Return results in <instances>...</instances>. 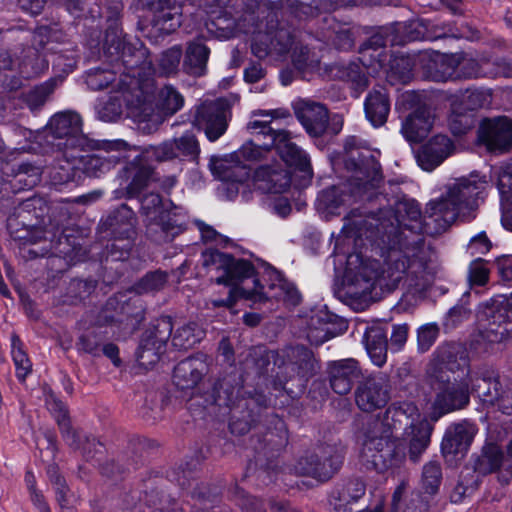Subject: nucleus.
Segmentation results:
<instances>
[{"mask_svg":"<svg viewBox=\"0 0 512 512\" xmlns=\"http://www.w3.org/2000/svg\"><path fill=\"white\" fill-rule=\"evenodd\" d=\"M147 153L152 154L159 161L175 158L195 161L200 153V147L195 135L192 132H186L177 139L152 147Z\"/></svg>","mask_w":512,"mask_h":512,"instance_id":"obj_17","label":"nucleus"},{"mask_svg":"<svg viewBox=\"0 0 512 512\" xmlns=\"http://www.w3.org/2000/svg\"><path fill=\"white\" fill-rule=\"evenodd\" d=\"M436 389L439 390L435 401V407L445 414L463 408L469 402L468 384H456L441 381Z\"/></svg>","mask_w":512,"mask_h":512,"instance_id":"obj_23","label":"nucleus"},{"mask_svg":"<svg viewBox=\"0 0 512 512\" xmlns=\"http://www.w3.org/2000/svg\"><path fill=\"white\" fill-rule=\"evenodd\" d=\"M292 62L295 68L301 72H309L319 69L318 60L314 57H310V52L306 47L298 48L295 46L293 48Z\"/></svg>","mask_w":512,"mask_h":512,"instance_id":"obj_41","label":"nucleus"},{"mask_svg":"<svg viewBox=\"0 0 512 512\" xmlns=\"http://www.w3.org/2000/svg\"><path fill=\"white\" fill-rule=\"evenodd\" d=\"M441 483V468L437 462H429L423 468L422 486L426 493L435 494Z\"/></svg>","mask_w":512,"mask_h":512,"instance_id":"obj_40","label":"nucleus"},{"mask_svg":"<svg viewBox=\"0 0 512 512\" xmlns=\"http://www.w3.org/2000/svg\"><path fill=\"white\" fill-rule=\"evenodd\" d=\"M264 76V70L259 65H252L244 72L246 82L255 83Z\"/></svg>","mask_w":512,"mask_h":512,"instance_id":"obj_62","label":"nucleus"},{"mask_svg":"<svg viewBox=\"0 0 512 512\" xmlns=\"http://www.w3.org/2000/svg\"><path fill=\"white\" fill-rule=\"evenodd\" d=\"M214 170L223 181L219 192L228 200L234 199L239 192L243 198L248 199V194L253 189L265 193H282L291 184V176L281 168L260 167L251 176L246 166L229 167L228 163L222 160L215 164Z\"/></svg>","mask_w":512,"mask_h":512,"instance_id":"obj_6","label":"nucleus"},{"mask_svg":"<svg viewBox=\"0 0 512 512\" xmlns=\"http://www.w3.org/2000/svg\"><path fill=\"white\" fill-rule=\"evenodd\" d=\"M387 345L386 330L380 326H371L365 332V345Z\"/></svg>","mask_w":512,"mask_h":512,"instance_id":"obj_54","label":"nucleus"},{"mask_svg":"<svg viewBox=\"0 0 512 512\" xmlns=\"http://www.w3.org/2000/svg\"><path fill=\"white\" fill-rule=\"evenodd\" d=\"M58 32L54 28L39 27L33 35V48L23 50V59L17 62L20 74L25 77H33L41 74L48 68V60L40 50L53 51V47L46 48L52 40H58Z\"/></svg>","mask_w":512,"mask_h":512,"instance_id":"obj_12","label":"nucleus"},{"mask_svg":"<svg viewBox=\"0 0 512 512\" xmlns=\"http://www.w3.org/2000/svg\"><path fill=\"white\" fill-rule=\"evenodd\" d=\"M209 50L201 42L189 44L184 60L187 71L194 75H201L208 60Z\"/></svg>","mask_w":512,"mask_h":512,"instance_id":"obj_34","label":"nucleus"},{"mask_svg":"<svg viewBox=\"0 0 512 512\" xmlns=\"http://www.w3.org/2000/svg\"><path fill=\"white\" fill-rule=\"evenodd\" d=\"M247 128L252 134L254 139L246 142L243 146L235 153L238 160L243 159L245 161H256L263 158L273 145H266L269 143V132L268 128L265 129V133L261 131V128L255 130L251 129L249 124Z\"/></svg>","mask_w":512,"mask_h":512,"instance_id":"obj_31","label":"nucleus"},{"mask_svg":"<svg viewBox=\"0 0 512 512\" xmlns=\"http://www.w3.org/2000/svg\"><path fill=\"white\" fill-rule=\"evenodd\" d=\"M203 264L215 270L223 271V275L217 279L218 283L232 286L229 296L224 300H213L214 307H232L238 299H246L253 303L262 302L269 298H276L290 304L300 301V294L293 284L287 282L277 270L269 267L265 269L264 280L268 290L259 284L254 275L253 266L245 260H235L230 255L217 250H208L203 253Z\"/></svg>","mask_w":512,"mask_h":512,"instance_id":"obj_3","label":"nucleus"},{"mask_svg":"<svg viewBox=\"0 0 512 512\" xmlns=\"http://www.w3.org/2000/svg\"><path fill=\"white\" fill-rule=\"evenodd\" d=\"M295 114L310 136H321L328 127V111L320 103L300 100L295 104Z\"/></svg>","mask_w":512,"mask_h":512,"instance_id":"obj_21","label":"nucleus"},{"mask_svg":"<svg viewBox=\"0 0 512 512\" xmlns=\"http://www.w3.org/2000/svg\"><path fill=\"white\" fill-rule=\"evenodd\" d=\"M115 75V71L97 68L87 74L86 83L93 90L103 89L115 82Z\"/></svg>","mask_w":512,"mask_h":512,"instance_id":"obj_42","label":"nucleus"},{"mask_svg":"<svg viewBox=\"0 0 512 512\" xmlns=\"http://www.w3.org/2000/svg\"><path fill=\"white\" fill-rule=\"evenodd\" d=\"M52 405L53 406L50 407V409L58 413L56 416L57 421L67 443L75 449H81L84 453H89L90 449L88 448V445H95V443H90L88 438L74 431L70 427V424L66 419L65 407L61 402L54 401ZM92 442H95L94 439Z\"/></svg>","mask_w":512,"mask_h":512,"instance_id":"obj_33","label":"nucleus"},{"mask_svg":"<svg viewBox=\"0 0 512 512\" xmlns=\"http://www.w3.org/2000/svg\"><path fill=\"white\" fill-rule=\"evenodd\" d=\"M406 490V484L402 482L394 491L392 496V510L393 512H402V497Z\"/></svg>","mask_w":512,"mask_h":512,"instance_id":"obj_63","label":"nucleus"},{"mask_svg":"<svg viewBox=\"0 0 512 512\" xmlns=\"http://www.w3.org/2000/svg\"><path fill=\"white\" fill-rule=\"evenodd\" d=\"M492 383L487 379H477V384L473 386V390L478 393L479 397H482V401L484 404L489 405H497L499 409H502L505 414H512V405L506 406L504 402L506 401L503 397L497 398L491 394L489 387Z\"/></svg>","mask_w":512,"mask_h":512,"instance_id":"obj_39","label":"nucleus"},{"mask_svg":"<svg viewBox=\"0 0 512 512\" xmlns=\"http://www.w3.org/2000/svg\"><path fill=\"white\" fill-rule=\"evenodd\" d=\"M291 354L293 356L301 357L303 364H300L299 367L302 370V372L312 369V367H313L312 354L308 349L303 348V347L293 348L291 350Z\"/></svg>","mask_w":512,"mask_h":512,"instance_id":"obj_61","label":"nucleus"},{"mask_svg":"<svg viewBox=\"0 0 512 512\" xmlns=\"http://www.w3.org/2000/svg\"><path fill=\"white\" fill-rule=\"evenodd\" d=\"M404 428L403 441L408 456L418 462L430 444L432 426L410 402L389 407L382 421H376L365 435L360 451V461L368 469L385 472L400 466L405 459V449L400 442L390 438L394 430Z\"/></svg>","mask_w":512,"mask_h":512,"instance_id":"obj_1","label":"nucleus"},{"mask_svg":"<svg viewBox=\"0 0 512 512\" xmlns=\"http://www.w3.org/2000/svg\"><path fill=\"white\" fill-rule=\"evenodd\" d=\"M456 57L458 79L510 75L504 64L494 63L489 58L474 57L465 53H458Z\"/></svg>","mask_w":512,"mask_h":512,"instance_id":"obj_20","label":"nucleus"},{"mask_svg":"<svg viewBox=\"0 0 512 512\" xmlns=\"http://www.w3.org/2000/svg\"><path fill=\"white\" fill-rule=\"evenodd\" d=\"M434 124L430 109L420 107L403 122L401 133L409 142H420L428 136Z\"/></svg>","mask_w":512,"mask_h":512,"instance_id":"obj_27","label":"nucleus"},{"mask_svg":"<svg viewBox=\"0 0 512 512\" xmlns=\"http://www.w3.org/2000/svg\"><path fill=\"white\" fill-rule=\"evenodd\" d=\"M408 326L406 324L395 325L391 335V345L395 346L396 350L402 348L407 340Z\"/></svg>","mask_w":512,"mask_h":512,"instance_id":"obj_58","label":"nucleus"},{"mask_svg":"<svg viewBox=\"0 0 512 512\" xmlns=\"http://www.w3.org/2000/svg\"><path fill=\"white\" fill-rule=\"evenodd\" d=\"M11 354L16 367V375L24 380L31 372L32 364L22 348V343L16 336L11 339Z\"/></svg>","mask_w":512,"mask_h":512,"instance_id":"obj_38","label":"nucleus"},{"mask_svg":"<svg viewBox=\"0 0 512 512\" xmlns=\"http://www.w3.org/2000/svg\"><path fill=\"white\" fill-rule=\"evenodd\" d=\"M497 265L501 279L509 285L512 284V256L499 259Z\"/></svg>","mask_w":512,"mask_h":512,"instance_id":"obj_59","label":"nucleus"},{"mask_svg":"<svg viewBox=\"0 0 512 512\" xmlns=\"http://www.w3.org/2000/svg\"><path fill=\"white\" fill-rule=\"evenodd\" d=\"M337 316L331 314L326 308L312 311L309 318L307 339L314 345H321L337 335L334 324Z\"/></svg>","mask_w":512,"mask_h":512,"instance_id":"obj_26","label":"nucleus"},{"mask_svg":"<svg viewBox=\"0 0 512 512\" xmlns=\"http://www.w3.org/2000/svg\"><path fill=\"white\" fill-rule=\"evenodd\" d=\"M166 282V274L154 272L143 278L137 287V292H149L160 289Z\"/></svg>","mask_w":512,"mask_h":512,"instance_id":"obj_48","label":"nucleus"},{"mask_svg":"<svg viewBox=\"0 0 512 512\" xmlns=\"http://www.w3.org/2000/svg\"><path fill=\"white\" fill-rule=\"evenodd\" d=\"M488 97L489 95L483 91H466L462 95V101L465 103L466 110H475L479 107H482L487 102Z\"/></svg>","mask_w":512,"mask_h":512,"instance_id":"obj_51","label":"nucleus"},{"mask_svg":"<svg viewBox=\"0 0 512 512\" xmlns=\"http://www.w3.org/2000/svg\"><path fill=\"white\" fill-rule=\"evenodd\" d=\"M365 493V485L361 480L350 481L342 490L340 495L341 501H357Z\"/></svg>","mask_w":512,"mask_h":512,"instance_id":"obj_50","label":"nucleus"},{"mask_svg":"<svg viewBox=\"0 0 512 512\" xmlns=\"http://www.w3.org/2000/svg\"><path fill=\"white\" fill-rule=\"evenodd\" d=\"M270 208L273 213L283 218L288 216L291 212V205L284 197L276 198L270 203Z\"/></svg>","mask_w":512,"mask_h":512,"instance_id":"obj_60","label":"nucleus"},{"mask_svg":"<svg viewBox=\"0 0 512 512\" xmlns=\"http://www.w3.org/2000/svg\"><path fill=\"white\" fill-rule=\"evenodd\" d=\"M373 44L381 46L382 43H380V38L377 36L373 37L369 44L365 45L361 49V65L357 63H351L348 66H340L336 64L329 68V74L332 77L351 81L357 87H365L367 85V78L364 69L368 70L369 67L373 65L367 60V57L377 58L381 55V52H379L378 49H373V53H370L371 46ZM367 73H369V71H367Z\"/></svg>","mask_w":512,"mask_h":512,"instance_id":"obj_18","label":"nucleus"},{"mask_svg":"<svg viewBox=\"0 0 512 512\" xmlns=\"http://www.w3.org/2000/svg\"><path fill=\"white\" fill-rule=\"evenodd\" d=\"M97 118L104 122L115 121L121 113V103L118 99H113L108 103L98 101L95 106Z\"/></svg>","mask_w":512,"mask_h":512,"instance_id":"obj_45","label":"nucleus"},{"mask_svg":"<svg viewBox=\"0 0 512 512\" xmlns=\"http://www.w3.org/2000/svg\"><path fill=\"white\" fill-rule=\"evenodd\" d=\"M49 130L54 137L63 139L64 143H59V147L65 149H80V150H94L97 149L99 143L89 139L86 135L82 134L81 125L82 121L80 116L71 111L61 112L55 114L49 121Z\"/></svg>","mask_w":512,"mask_h":512,"instance_id":"obj_10","label":"nucleus"},{"mask_svg":"<svg viewBox=\"0 0 512 512\" xmlns=\"http://www.w3.org/2000/svg\"><path fill=\"white\" fill-rule=\"evenodd\" d=\"M389 399L388 381L381 374L367 377L355 391V402L359 409L365 412L385 407Z\"/></svg>","mask_w":512,"mask_h":512,"instance_id":"obj_15","label":"nucleus"},{"mask_svg":"<svg viewBox=\"0 0 512 512\" xmlns=\"http://www.w3.org/2000/svg\"><path fill=\"white\" fill-rule=\"evenodd\" d=\"M427 76L434 81L458 79L456 54H435L427 63Z\"/></svg>","mask_w":512,"mask_h":512,"instance_id":"obj_32","label":"nucleus"},{"mask_svg":"<svg viewBox=\"0 0 512 512\" xmlns=\"http://www.w3.org/2000/svg\"><path fill=\"white\" fill-rule=\"evenodd\" d=\"M366 350L371 361L378 367H381L387 359V345L367 344Z\"/></svg>","mask_w":512,"mask_h":512,"instance_id":"obj_53","label":"nucleus"},{"mask_svg":"<svg viewBox=\"0 0 512 512\" xmlns=\"http://www.w3.org/2000/svg\"><path fill=\"white\" fill-rule=\"evenodd\" d=\"M356 236H357V234L353 230V228L350 226V224L345 223L343 225L342 230L340 231L339 235L336 238L335 248L338 250H341L343 253H345L343 246L346 244L348 246L353 244Z\"/></svg>","mask_w":512,"mask_h":512,"instance_id":"obj_55","label":"nucleus"},{"mask_svg":"<svg viewBox=\"0 0 512 512\" xmlns=\"http://www.w3.org/2000/svg\"><path fill=\"white\" fill-rule=\"evenodd\" d=\"M288 115V111L284 109L258 110L253 112V117L269 118V120L253 118L249 121V126L253 130L261 128L263 133H265V129L268 128L269 143L265 144L273 145V148H275L281 159L288 166L294 167L295 170L303 174L305 180L310 181L313 172L310 159L306 152L291 141L288 132L282 130L277 131L270 126L271 120L286 118Z\"/></svg>","mask_w":512,"mask_h":512,"instance_id":"obj_7","label":"nucleus"},{"mask_svg":"<svg viewBox=\"0 0 512 512\" xmlns=\"http://www.w3.org/2000/svg\"><path fill=\"white\" fill-rule=\"evenodd\" d=\"M438 337V327L435 324H425L419 328L417 334L418 348L427 351Z\"/></svg>","mask_w":512,"mask_h":512,"instance_id":"obj_47","label":"nucleus"},{"mask_svg":"<svg viewBox=\"0 0 512 512\" xmlns=\"http://www.w3.org/2000/svg\"><path fill=\"white\" fill-rule=\"evenodd\" d=\"M51 92L52 87L50 84H45L32 90L26 99L30 109L35 110L43 105Z\"/></svg>","mask_w":512,"mask_h":512,"instance_id":"obj_49","label":"nucleus"},{"mask_svg":"<svg viewBox=\"0 0 512 512\" xmlns=\"http://www.w3.org/2000/svg\"><path fill=\"white\" fill-rule=\"evenodd\" d=\"M359 375L357 362L353 359H344L334 362L330 366V383L332 389L340 395L350 392L355 378Z\"/></svg>","mask_w":512,"mask_h":512,"instance_id":"obj_28","label":"nucleus"},{"mask_svg":"<svg viewBox=\"0 0 512 512\" xmlns=\"http://www.w3.org/2000/svg\"><path fill=\"white\" fill-rule=\"evenodd\" d=\"M343 456V449L340 446L325 445L313 454L301 458L295 469L300 474L325 481L340 468Z\"/></svg>","mask_w":512,"mask_h":512,"instance_id":"obj_11","label":"nucleus"},{"mask_svg":"<svg viewBox=\"0 0 512 512\" xmlns=\"http://www.w3.org/2000/svg\"><path fill=\"white\" fill-rule=\"evenodd\" d=\"M204 335L195 323L186 324L177 329L172 338V345L177 349H189L198 343Z\"/></svg>","mask_w":512,"mask_h":512,"instance_id":"obj_36","label":"nucleus"},{"mask_svg":"<svg viewBox=\"0 0 512 512\" xmlns=\"http://www.w3.org/2000/svg\"><path fill=\"white\" fill-rule=\"evenodd\" d=\"M105 49L110 57L116 56L117 60H121L116 64L117 68H124L116 84L117 89L123 94L124 101L132 104L133 100L128 96L131 95L136 99L137 105L145 104L153 89V76L156 74L149 60L148 50L138 39L122 40L116 33L111 39L109 34L106 35ZM181 56L182 50L178 46L166 50L159 59L157 72L160 75L175 73Z\"/></svg>","mask_w":512,"mask_h":512,"instance_id":"obj_4","label":"nucleus"},{"mask_svg":"<svg viewBox=\"0 0 512 512\" xmlns=\"http://www.w3.org/2000/svg\"><path fill=\"white\" fill-rule=\"evenodd\" d=\"M490 247V241L484 233H479L474 236L468 245V249L472 255L485 254L490 250Z\"/></svg>","mask_w":512,"mask_h":512,"instance_id":"obj_56","label":"nucleus"},{"mask_svg":"<svg viewBox=\"0 0 512 512\" xmlns=\"http://www.w3.org/2000/svg\"><path fill=\"white\" fill-rule=\"evenodd\" d=\"M452 150L451 140L447 136L437 135L418 152V165L425 171H432L452 153Z\"/></svg>","mask_w":512,"mask_h":512,"instance_id":"obj_25","label":"nucleus"},{"mask_svg":"<svg viewBox=\"0 0 512 512\" xmlns=\"http://www.w3.org/2000/svg\"><path fill=\"white\" fill-rule=\"evenodd\" d=\"M361 180L360 177H356L349 183L322 190L315 201L316 210L321 218L330 220L340 216L358 201L369 199L370 191L379 182L378 173L375 172L371 179L363 183L359 182Z\"/></svg>","mask_w":512,"mask_h":512,"instance_id":"obj_8","label":"nucleus"},{"mask_svg":"<svg viewBox=\"0 0 512 512\" xmlns=\"http://www.w3.org/2000/svg\"><path fill=\"white\" fill-rule=\"evenodd\" d=\"M390 112V101L384 89H375L366 98L365 114L374 127L382 126Z\"/></svg>","mask_w":512,"mask_h":512,"instance_id":"obj_30","label":"nucleus"},{"mask_svg":"<svg viewBox=\"0 0 512 512\" xmlns=\"http://www.w3.org/2000/svg\"><path fill=\"white\" fill-rule=\"evenodd\" d=\"M183 104V96L170 85L164 86L158 93L157 106L165 114H174Z\"/></svg>","mask_w":512,"mask_h":512,"instance_id":"obj_37","label":"nucleus"},{"mask_svg":"<svg viewBox=\"0 0 512 512\" xmlns=\"http://www.w3.org/2000/svg\"><path fill=\"white\" fill-rule=\"evenodd\" d=\"M230 104L226 99H217L214 102L201 105L196 114V122L204 129L210 141H216L222 136L228 126Z\"/></svg>","mask_w":512,"mask_h":512,"instance_id":"obj_14","label":"nucleus"},{"mask_svg":"<svg viewBox=\"0 0 512 512\" xmlns=\"http://www.w3.org/2000/svg\"><path fill=\"white\" fill-rule=\"evenodd\" d=\"M479 137L490 151L509 150L512 147V123L506 117L485 120L480 126Z\"/></svg>","mask_w":512,"mask_h":512,"instance_id":"obj_19","label":"nucleus"},{"mask_svg":"<svg viewBox=\"0 0 512 512\" xmlns=\"http://www.w3.org/2000/svg\"><path fill=\"white\" fill-rule=\"evenodd\" d=\"M147 231L156 241H170L185 229L186 214L180 208L169 209L158 194L150 193L141 200Z\"/></svg>","mask_w":512,"mask_h":512,"instance_id":"obj_9","label":"nucleus"},{"mask_svg":"<svg viewBox=\"0 0 512 512\" xmlns=\"http://www.w3.org/2000/svg\"><path fill=\"white\" fill-rule=\"evenodd\" d=\"M503 453L496 447L486 452L480 461L479 470L483 473L492 472L502 465Z\"/></svg>","mask_w":512,"mask_h":512,"instance_id":"obj_46","label":"nucleus"},{"mask_svg":"<svg viewBox=\"0 0 512 512\" xmlns=\"http://www.w3.org/2000/svg\"><path fill=\"white\" fill-rule=\"evenodd\" d=\"M293 46V41L290 35L285 31H279L277 34L276 41H272L271 44L261 46L257 42L252 44V51L258 58H264L269 54H276L280 57H284Z\"/></svg>","mask_w":512,"mask_h":512,"instance_id":"obj_35","label":"nucleus"},{"mask_svg":"<svg viewBox=\"0 0 512 512\" xmlns=\"http://www.w3.org/2000/svg\"><path fill=\"white\" fill-rule=\"evenodd\" d=\"M207 371L208 364L204 356L191 357L175 367L173 382L182 391L191 390L198 385Z\"/></svg>","mask_w":512,"mask_h":512,"instance_id":"obj_22","label":"nucleus"},{"mask_svg":"<svg viewBox=\"0 0 512 512\" xmlns=\"http://www.w3.org/2000/svg\"><path fill=\"white\" fill-rule=\"evenodd\" d=\"M488 317V323L481 330L477 342L482 346L483 352H494L498 350V345L512 337V320H510L505 311L486 307L484 311Z\"/></svg>","mask_w":512,"mask_h":512,"instance_id":"obj_13","label":"nucleus"},{"mask_svg":"<svg viewBox=\"0 0 512 512\" xmlns=\"http://www.w3.org/2000/svg\"><path fill=\"white\" fill-rule=\"evenodd\" d=\"M150 175V170L146 167L140 168L134 175L132 180V189H139L145 184Z\"/></svg>","mask_w":512,"mask_h":512,"instance_id":"obj_64","label":"nucleus"},{"mask_svg":"<svg viewBox=\"0 0 512 512\" xmlns=\"http://www.w3.org/2000/svg\"><path fill=\"white\" fill-rule=\"evenodd\" d=\"M172 322L169 317H162L156 321L153 330L142 340L138 352V361L141 366L148 368L158 362L166 342L171 336Z\"/></svg>","mask_w":512,"mask_h":512,"instance_id":"obj_16","label":"nucleus"},{"mask_svg":"<svg viewBox=\"0 0 512 512\" xmlns=\"http://www.w3.org/2000/svg\"><path fill=\"white\" fill-rule=\"evenodd\" d=\"M180 12L178 7L167 6L156 11L151 28L147 32V37L153 41H157L159 37L170 34L180 26Z\"/></svg>","mask_w":512,"mask_h":512,"instance_id":"obj_29","label":"nucleus"},{"mask_svg":"<svg viewBox=\"0 0 512 512\" xmlns=\"http://www.w3.org/2000/svg\"><path fill=\"white\" fill-rule=\"evenodd\" d=\"M51 480L55 486L57 500L62 508L69 505L70 499L68 496V489L65 485L64 479L59 475H51Z\"/></svg>","mask_w":512,"mask_h":512,"instance_id":"obj_57","label":"nucleus"},{"mask_svg":"<svg viewBox=\"0 0 512 512\" xmlns=\"http://www.w3.org/2000/svg\"><path fill=\"white\" fill-rule=\"evenodd\" d=\"M477 429L469 422H462L450 426L441 443L445 456L463 454L471 444Z\"/></svg>","mask_w":512,"mask_h":512,"instance_id":"obj_24","label":"nucleus"},{"mask_svg":"<svg viewBox=\"0 0 512 512\" xmlns=\"http://www.w3.org/2000/svg\"><path fill=\"white\" fill-rule=\"evenodd\" d=\"M489 271L482 260H476L470 265L469 278L473 284L484 285L488 281Z\"/></svg>","mask_w":512,"mask_h":512,"instance_id":"obj_52","label":"nucleus"},{"mask_svg":"<svg viewBox=\"0 0 512 512\" xmlns=\"http://www.w3.org/2000/svg\"><path fill=\"white\" fill-rule=\"evenodd\" d=\"M408 31L406 32V40L407 41H416V40H423V39H437L442 36L446 35V32H439V33H428V27L427 24L424 22V20H417L412 21L409 24Z\"/></svg>","mask_w":512,"mask_h":512,"instance_id":"obj_43","label":"nucleus"},{"mask_svg":"<svg viewBox=\"0 0 512 512\" xmlns=\"http://www.w3.org/2000/svg\"><path fill=\"white\" fill-rule=\"evenodd\" d=\"M435 273L434 255L426 256L424 251L413 259L392 251L380 272L379 263L374 260L362 263L358 272L364 282L361 287L363 292H371L377 287L382 291H391L403 282L407 292L414 295L422 294L430 286Z\"/></svg>","mask_w":512,"mask_h":512,"instance_id":"obj_5","label":"nucleus"},{"mask_svg":"<svg viewBox=\"0 0 512 512\" xmlns=\"http://www.w3.org/2000/svg\"><path fill=\"white\" fill-rule=\"evenodd\" d=\"M486 180L472 173L445 185L444 193L430 200L422 217L419 203L412 199L399 201L396 206L397 222L414 232L438 234L444 232L457 219L475 218L477 199L486 187Z\"/></svg>","mask_w":512,"mask_h":512,"instance_id":"obj_2","label":"nucleus"},{"mask_svg":"<svg viewBox=\"0 0 512 512\" xmlns=\"http://www.w3.org/2000/svg\"><path fill=\"white\" fill-rule=\"evenodd\" d=\"M116 157L106 158L100 154L89 156L86 161V171L92 176H100L109 171L115 164Z\"/></svg>","mask_w":512,"mask_h":512,"instance_id":"obj_44","label":"nucleus"}]
</instances>
